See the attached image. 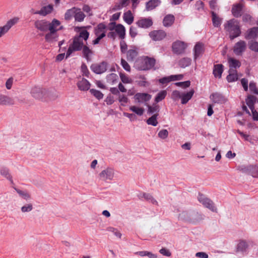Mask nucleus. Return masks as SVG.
I'll return each mask as SVG.
<instances>
[{"label": "nucleus", "mask_w": 258, "mask_h": 258, "mask_svg": "<svg viewBox=\"0 0 258 258\" xmlns=\"http://www.w3.org/2000/svg\"><path fill=\"white\" fill-rule=\"evenodd\" d=\"M224 28L230 40H233L241 34L240 22L235 19L227 21L224 24Z\"/></svg>", "instance_id": "f257e3e1"}, {"label": "nucleus", "mask_w": 258, "mask_h": 258, "mask_svg": "<svg viewBox=\"0 0 258 258\" xmlns=\"http://www.w3.org/2000/svg\"><path fill=\"white\" fill-rule=\"evenodd\" d=\"M100 181L107 182L115 180L116 171L112 167H107L102 169L98 175Z\"/></svg>", "instance_id": "f03ea898"}, {"label": "nucleus", "mask_w": 258, "mask_h": 258, "mask_svg": "<svg viewBox=\"0 0 258 258\" xmlns=\"http://www.w3.org/2000/svg\"><path fill=\"white\" fill-rule=\"evenodd\" d=\"M155 62L154 58L147 56L143 60L138 61L136 63V68L139 70H149L154 67Z\"/></svg>", "instance_id": "7ed1b4c3"}, {"label": "nucleus", "mask_w": 258, "mask_h": 258, "mask_svg": "<svg viewBox=\"0 0 258 258\" xmlns=\"http://www.w3.org/2000/svg\"><path fill=\"white\" fill-rule=\"evenodd\" d=\"M32 97L36 99H41L43 98L48 96L51 97L49 91L45 88L39 86H34L31 88L30 92Z\"/></svg>", "instance_id": "20e7f679"}, {"label": "nucleus", "mask_w": 258, "mask_h": 258, "mask_svg": "<svg viewBox=\"0 0 258 258\" xmlns=\"http://www.w3.org/2000/svg\"><path fill=\"white\" fill-rule=\"evenodd\" d=\"M84 46L82 40H79L78 38L74 37L73 43L70 44L67 52L66 58L69 57L74 51L81 50Z\"/></svg>", "instance_id": "39448f33"}, {"label": "nucleus", "mask_w": 258, "mask_h": 258, "mask_svg": "<svg viewBox=\"0 0 258 258\" xmlns=\"http://www.w3.org/2000/svg\"><path fill=\"white\" fill-rule=\"evenodd\" d=\"M19 21V18L15 17L8 20L4 26H0V38L6 34Z\"/></svg>", "instance_id": "423d86ee"}, {"label": "nucleus", "mask_w": 258, "mask_h": 258, "mask_svg": "<svg viewBox=\"0 0 258 258\" xmlns=\"http://www.w3.org/2000/svg\"><path fill=\"white\" fill-rule=\"evenodd\" d=\"M199 201L205 207L208 208L213 212H217V209L215 207L213 202L204 195H200L198 197Z\"/></svg>", "instance_id": "0eeeda50"}, {"label": "nucleus", "mask_w": 258, "mask_h": 258, "mask_svg": "<svg viewBox=\"0 0 258 258\" xmlns=\"http://www.w3.org/2000/svg\"><path fill=\"white\" fill-rule=\"evenodd\" d=\"M107 67V63L102 61L99 63L93 64L91 66V70L97 74H101L104 73Z\"/></svg>", "instance_id": "6e6552de"}, {"label": "nucleus", "mask_w": 258, "mask_h": 258, "mask_svg": "<svg viewBox=\"0 0 258 258\" xmlns=\"http://www.w3.org/2000/svg\"><path fill=\"white\" fill-rule=\"evenodd\" d=\"M246 48V43L244 40H239L236 42L233 48L234 53L237 55H241Z\"/></svg>", "instance_id": "1a4fd4ad"}, {"label": "nucleus", "mask_w": 258, "mask_h": 258, "mask_svg": "<svg viewBox=\"0 0 258 258\" xmlns=\"http://www.w3.org/2000/svg\"><path fill=\"white\" fill-rule=\"evenodd\" d=\"M187 45L184 42L176 41L172 44V50L175 53L181 54L184 51Z\"/></svg>", "instance_id": "9d476101"}, {"label": "nucleus", "mask_w": 258, "mask_h": 258, "mask_svg": "<svg viewBox=\"0 0 258 258\" xmlns=\"http://www.w3.org/2000/svg\"><path fill=\"white\" fill-rule=\"evenodd\" d=\"M48 30L50 32L57 33L58 30L63 28L62 26H60V21L55 19H53L51 22L48 21Z\"/></svg>", "instance_id": "9b49d317"}, {"label": "nucleus", "mask_w": 258, "mask_h": 258, "mask_svg": "<svg viewBox=\"0 0 258 258\" xmlns=\"http://www.w3.org/2000/svg\"><path fill=\"white\" fill-rule=\"evenodd\" d=\"M149 36L154 41H160L166 37V33L163 30H154L149 33Z\"/></svg>", "instance_id": "f8f14e48"}, {"label": "nucleus", "mask_w": 258, "mask_h": 258, "mask_svg": "<svg viewBox=\"0 0 258 258\" xmlns=\"http://www.w3.org/2000/svg\"><path fill=\"white\" fill-rule=\"evenodd\" d=\"M204 52V44L201 42L197 43L194 48V57L196 60L201 56Z\"/></svg>", "instance_id": "ddd939ff"}, {"label": "nucleus", "mask_w": 258, "mask_h": 258, "mask_svg": "<svg viewBox=\"0 0 258 258\" xmlns=\"http://www.w3.org/2000/svg\"><path fill=\"white\" fill-rule=\"evenodd\" d=\"M77 86L79 90L82 91H86L90 89L91 84L87 80L83 78L78 81Z\"/></svg>", "instance_id": "4468645a"}, {"label": "nucleus", "mask_w": 258, "mask_h": 258, "mask_svg": "<svg viewBox=\"0 0 258 258\" xmlns=\"http://www.w3.org/2000/svg\"><path fill=\"white\" fill-rule=\"evenodd\" d=\"M136 24L140 28L147 29L153 25V21L150 18H141L136 22Z\"/></svg>", "instance_id": "2eb2a0df"}, {"label": "nucleus", "mask_w": 258, "mask_h": 258, "mask_svg": "<svg viewBox=\"0 0 258 258\" xmlns=\"http://www.w3.org/2000/svg\"><path fill=\"white\" fill-rule=\"evenodd\" d=\"M48 21L45 20H36L34 22L35 27L43 32H45L48 30Z\"/></svg>", "instance_id": "dca6fc26"}, {"label": "nucleus", "mask_w": 258, "mask_h": 258, "mask_svg": "<svg viewBox=\"0 0 258 258\" xmlns=\"http://www.w3.org/2000/svg\"><path fill=\"white\" fill-rule=\"evenodd\" d=\"M192 211H183L181 212L178 215L179 220L191 223L192 219Z\"/></svg>", "instance_id": "f3484780"}, {"label": "nucleus", "mask_w": 258, "mask_h": 258, "mask_svg": "<svg viewBox=\"0 0 258 258\" xmlns=\"http://www.w3.org/2000/svg\"><path fill=\"white\" fill-rule=\"evenodd\" d=\"M15 104L14 100L8 95L0 94V105H12Z\"/></svg>", "instance_id": "a211bd4d"}, {"label": "nucleus", "mask_w": 258, "mask_h": 258, "mask_svg": "<svg viewBox=\"0 0 258 258\" xmlns=\"http://www.w3.org/2000/svg\"><path fill=\"white\" fill-rule=\"evenodd\" d=\"M53 10V7L52 5H48L46 6H44L41 8L40 10L34 12V14H39L42 16H45L48 14H50Z\"/></svg>", "instance_id": "6ab92c4d"}, {"label": "nucleus", "mask_w": 258, "mask_h": 258, "mask_svg": "<svg viewBox=\"0 0 258 258\" xmlns=\"http://www.w3.org/2000/svg\"><path fill=\"white\" fill-rule=\"evenodd\" d=\"M243 7L244 5L241 3L234 5L231 10L232 15L236 18L240 17Z\"/></svg>", "instance_id": "aec40b11"}, {"label": "nucleus", "mask_w": 258, "mask_h": 258, "mask_svg": "<svg viewBox=\"0 0 258 258\" xmlns=\"http://www.w3.org/2000/svg\"><path fill=\"white\" fill-rule=\"evenodd\" d=\"M106 26L103 23L99 24L95 28L94 32L96 36H100L103 35L104 37L106 35Z\"/></svg>", "instance_id": "412c9836"}, {"label": "nucleus", "mask_w": 258, "mask_h": 258, "mask_svg": "<svg viewBox=\"0 0 258 258\" xmlns=\"http://www.w3.org/2000/svg\"><path fill=\"white\" fill-rule=\"evenodd\" d=\"M211 99L217 103H223L226 101V98L221 94L215 93L210 96Z\"/></svg>", "instance_id": "4be33fe9"}, {"label": "nucleus", "mask_w": 258, "mask_h": 258, "mask_svg": "<svg viewBox=\"0 0 258 258\" xmlns=\"http://www.w3.org/2000/svg\"><path fill=\"white\" fill-rule=\"evenodd\" d=\"M135 98L138 102L143 103L150 100L151 96L148 93H137L135 95Z\"/></svg>", "instance_id": "5701e85b"}, {"label": "nucleus", "mask_w": 258, "mask_h": 258, "mask_svg": "<svg viewBox=\"0 0 258 258\" xmlns=\"http://www.w3.org/2000/svg\"><path fill=\"white\" fill-rule=\"evenodd\" d=\"M258 35V27H253L247 31L245 38L247 39L256 38Z\"/></svg>", "instance_id": "b1692460"}, {"label": "nucleus", "mask_w": 258, "mask_h": 258, "mask_svg": "<svg viewBox=\"0 0 258 258\" xmlns=\"http://www.w3.org/2000/svg\"><path fill=\"white\" fill-rule=\"evenodd\" d=\"M58 35L57 33L49 31L45 35V41L51 43L57 40Z\"/></svg>", "instance_id": "393cba45"}, {"label": "nucleus", "mask_w": 258, "mask_h": 258, "mask_svg": "<svg viewBox=\"0 0 258 258\" xmlns=\"http://www.w3.org/2000/svg\"><path fill=\"white\" fill-rule=\"evenodd\" d=\"M194 93V90L192 89L188 92L182 93L181 103L183 104H186L191 98Z\"/></svg>", "instance_id": "a878e982"}, {"label": "nucleus", "mask_w": 258, "mask_h": 258, "mask_svg": "<svg viewBox=\"0 0 258 258\" xmlns=\"http://www.w3.org/2000/svg\"><path fill=\"white\" fill-rule=\"evenodd\" d=\"M160 111V106L156 103L153 104L152 106H148L147 113L148 114H153L159 115V112Z\"/></svg>", "instance_id": "bb28decb"}, {"label": "nucleus", "mask_w": 258, "mask_h": 258, "mask_svg": "<svg viewBox=\"0 0 258 258\" xmlns=\"http://www.w3.org/2000/svg\"><path fill=\"white\" fill-rule=\"evenodd\" d=\"M174 21V17L173 15L169 14L166 16L163 20V24L165 27L171 26Z\"/></svg>", "instance_id": "cd10ccee"}, {"label": "nucleus", "mask_w": 258, "mask_h": 258, "mask_svg": "<svg viewBox=\"0 0 258 258\" xmlns=\"http://www.w3.org/2000/svg\"><path fill=\"white\" fill-rule=\"evenodd\" d=\"M82 49L84 57L87 61H90L93 54V51L86 45H84Z\"/></svg>", "instance_id": "c85d7f7f"}, {"label": "nucleus", "mask_w": 258, "mask_h": 258, "mask_svg": "<svg viewBox=\"0 0 258 258\" xmlns=\"http://www.w3.org/2000/svg\"><path fill=\"white\" fill-rule=\"evenodd\" d=\"M248 245L245 240H241L237 244L236 252H244L248 248Z\"/></svg>", "instance_id": "c756f323"}, {"label": "nucleus", "mask_w": 258, "mask_h": 258, "mask_svg": "<svg viewBox=\"0 0 258 258\" xmlns=\"http://www.w3.org/2000/svg\"><path fill=\"white\" fill-rule=\"evenodd\" d=\"M116 34L117 33L120 38L123 39L125 34L124 27L121 24H117L115 30Z\"/></svg>", "instance_id": "7c9ffc66"}, {"label": "nucleus", "mask_w": 258, "mask_h": 258, "mask_svg": "<svg viewBox=\"0 0 258 258\" xmlns=\"http://www.w3.org/2000/svg\"><path fill=\"white\" fill-rule=\"evenodd\" d=\"M223 65L218 64L214 66L213 69V74L215 77L220 78L223 73Z\"/></svg>", "instance_id": "2f4dec72"}, {"label": "nucleus", "mask_w": 258, "mask_h": 258, "mask_svg": "<svg viewBox=\"0 0 258 258\" xmlns=\"http://www.w3.org/2000/svg\"><path fill=\"white\" fill-rule=\"evenodd\" d=\"M191 218V223H197L204 219V216L198 212L192 211Z\"/></svg>", "instance_id": "473e14b6"}, {"label": "nucleus", "mask_w": 258, "mask_h": 258, "mask_svg": "<svg viewBox=\"0 0 258 258\" xmlns=\"http://www.w3.org/2000/svg\"><path fill=\"white\" fill-rule=\"evenodd\" d=\"M256 98L253 95H249L246 99V103L250 110L254 109V105L256 102Z\"/></svg>", "instance_id": "72a5a7b5"}, {"label": "nucleus", "mask_w": 258, "mask_h": 258, "mask_svg": "<svg viewBox=\"0 0 258 258\" xmlns=\"http://www.w3.org/2000/svg\"><path fill=\"white\" fill-rule=\"evenodd\" d=\"M138 52L135 49H132L128 50L126 52L127 59L131 61H133L135 58L137 56Z\"/></svg>", "instance_id": "f704fd0d"}, {"label": "nucleus", "mask_w": 258, "mask_h": 258, "mask_svg": "<svg viewBox=\"0 0 258 258\" xmlns=\"http://www.w3.org/2000/svg\"><path fill=\"white\" fill-rule=\"evenodd\" d=\"M160 4L159 0H150L146 4V10L150 11L154 9Z\"/></svg>", "instance_id": "c9c22d12"}, {"label": "nucleus", "mask_w": 258, "mask_h": 258, "mask_svg": "<svg viewBox=\"0 0 258 258\" xmlns=\"http://www.w3.org/2000/svg\"><path fill=\"white\" fill-rule=\"evenodd\" d=\"M123 20L128 25H131L133 22L134 17L131 11H128L124 13Z\"/></svg>", "instance_id": "e433bc0d"}, {"label": "nucleus", "mask_w": 258, "mask_h": 258, "mask_svg": "<svg viewBox=\"0 0 258 258\" xmlns=\"http://www.w3.org/2000/svg\"><path fill=\"white\" fill-rule=\"evenodd\" d=\"M118 79L117 74L114 73L110 74L106 76L107 82L110 84H113L116 83Z\"/></svg>", "instance_id": "4c0bfd02"}, {"label": "nucleus", "mask_w": 258, "mask_h": 258, "mask_svg": "<svg viewBox=\"0 0 258 258\" xmlns=\"http://www.w3.org/2000/svg\"><path fill=\"white\" fill-rule=\"evenodd\" d=\"M238 79L237 75L235 71L232 69L229 70V74L227 76V80L229 82H232Z\"/></svg>", "instance_id": "58836bf2"}, {"label": "nucleus", "mask_w": 258, "mask_h": 258, "mask_svg": "<svg viewBox=\"0 0 258 258\" xmlns=\"http://www.w3.org/2000/svg\"><path fill=\"white\" fill-rule=\"evenodd\" d=\"M191 62V59L190 58L184 57L181 58L178 62V64L180 67L185 68L188 67Z\"/></svg>", "instance_id": "ea45409f"}, {"label": "nucleus", "mask_w": 258, "mask_h": 258, "mask_svg": "<svg viewBox=\"0 0 258 258\" xmlns=\"http://www.w3.org/2000/svg\"><path fill=\"white\" fill-rule=\"evenodd\" d=\"M33 209V205L31 203H28L23 205L21 208V211L22 213L31 212Z\"/></svg>", "instance_id": "a19ab883"}, {"label": "nucleus", "mask_w": 258, "mask_h": 258, "mask_svg": "<svg viewBox=\"0 0 258 258\" xmlns=\"http://www.w3.org/2000/svg\"><path fill=\"white\" fill-rule=\"evenodd\" d=\"M75 19L76 21L78 22H82L84 20L85 15V14L81 11V9H76V11L75 12V14L74 15Z\"/></svg>", "instance_id": "79ce46f5"}, {"label": "nucleus", "mask_w": 258, "mask_h": 258, "mask_svg": "<svg viewBox=\"0 0 258 258\" xmlns=\"http://www.w3.org/2000/svg\"><path fill=\"white\" fill-rule=\"evenodd\" d=\"M16 191L23 199L28 201L31 199V195L26 191L16 188Z\"/></svg>", "instance_id": "37998d69"}, {"label": "nucleus", "mask_w": 258, "mask_h": 258, "mask_svg": "<svg viewBox=\"0 0 258 258\" xmlns=\"http://www.w3.org/2000/svg\"><path fill=\"white\" fill-rule=\"evenodd\" d=\"M135 254L136 255H138L140 256H147L149 258H157V256L156 254L152 253V252L148 251H137V252H136L135 253Z\"/></svg>", "instance_id": "c03bdc74"}, {"label": "nucleus", "mask_w": 258, "mask_h": 258, "mask_svg": "<svg viewBox=\"0 0 258 258\" xmlns=\"http://www.w3.org/2000/svg\"><path fill=\"white\" fill-rule=\"evenodd\" d=\"M89 36V33L86 30L83 29L80 31L79 35L78 36H76L75 37L78 38L80 40H82V39L87 40Z\"/></svg>", "instance_id": "a18cd8bd"}, {"label": "nucleus", "mask_w": 258, "mask_h": 258, "mask_svg": "<svg viewBox=\"0 0 258 258\" xmlns=\"http://www.w3.org/2000/svg\"><path fill=\"white\" fill-rule=\"evenodd\" d=\"M1 174L11 181H12V177L7 168L2 167L0 171Z\"/></svg>", "instance_id": "49530a36"}, {"label": "nucleus", "mask_w": 258, "mask_h": 258, "mask_svg": "<svg viewBox=\"0 0 258 258\" xmlns=\"http://www.w3.org/2000/svg\"><path fill=\"white\" fill-rule=\"evenodd\" d=\"M228 62L230 69L239 68L240 66V62L239 60L233 58H229Z\"/></svg>", "instance_id": "de8ad7c7"}, {"label": "nucleus", "mask_w": 258, "mask_h": 258, "mask_svg": "<svg viewBox=\"0 0 258 258\" xmlns=\"http://www.w3.org/2000/svg\"><path fill=\"white\" fill-rule=\"evenodd\" d=\"M158 116V114H153L151 117H149L146 121L147 124L154 126H156L158 123L157 119Z\"/></svg>", "instance_id": "09e8293b"}, {"label": "nucleus", "mask_w": 258, "mask_h": 258, "mask_svg": "<svg viewBox=\"0 0 258 258\" xmlns=\"http://www.w3.org/2000/svg\"><path fill=\"white\" fill-rule=\"evenodd\" d=\"M76 9L75 7H74L71 9L67 10L64 14V19L66 20H70L73 16H74L75 14V12L76 11Z\"/></svg>", "instance_id": "8fccbe9b"}, {"label": "nucleus", "mask_w": 258, "mask_h": 258, "mask_svg": "<svg viewBox=\"0 0 258 258\" xmlns=\"http://www.w3.org/2000/svg\"><path fill=\"white\" fill-rule=\"evenodd\" d=\"M130 110L140 116L142 115L144 112V108L141 107H138L136 106H130Z\"/></svg>", "instance_id": "3c124183"}, {"label": "nucleus", "mask_w": 258, "mask_h": 258, "mask_svg": "<svg viewBox=\"0 0 258 258\" xmlns=\"http://www.w3.org/2000/svg\"><path fill=\"white\" fill-rule=\"evenodd\" d=\"M166 95H167V92L165 90H163V91H160L157 94V95L155 98V101L156 103H158V102L162 101L165 98Z\"/></svg>", "instance_id": "603ef678"}, {"label": "nucleus", "mask_w": 258, "mask_h": 258, "mask_svg": "<svg viewBox=\"0 0 258 258\" xmlns=\"http://www.w3.org/2000/svg\"><path fill=\"white\" fill-rule=\"evenodd\" d=\"M212 21L213 25L215 27H219L221 25V20L220 18H219L217 15L214 13V12H212Z\"/></svg>", "instance_id": "864d4df0"}, {"label": "nucleus", "mask_w": 258, "mask_h": 258, "mask_svg": "<svg viewBox=\"0 0 258 258\" xmlns=\"http://www.w3.org/2000/svg\"><path fill=\"white\" fill-rule=\"evenodd\" d=\"M249 48L252 51L258 52V42L251 40L248 43Z\"/></svg>", "instance_id": "5fc2aeb1"}, {"label": "nucleus", "mask_w": 258, "mask_h": 258, "mask_svg": "<svg viewBox=\"0 0 258 258\" xmlns=\"http://www.w3.org/2000/svg\"><path fill=\"white\" fill-rule=\"evenodd\" d=\"M90 93L94 95L97 99H101L103 97V94L100 91L92 89L90 90Z\"/></svg>", "instance_id": "6e6d98bb"}, {"label": "nucleus", "mask_w": 258, "mask_h": 258, "mask_svg": "<svg viewBox=\"0 0 258 258\" xmlns=\"http://www.w3.org/2000/svg\"><path fill=\"white\" fill-rule=\"evenodd\" d=\"M120 78L122 82L124 84H130L133 82L131 78L122 73L120 74Z\"/></svg>", "instance_id": "4d7b16f0"}, {"label": "nucleus", "mask_w": 258, "mask_h": 258, "mask_svg": "<svg viewBox=\"0 0 258 258\" xmlns=\"http://www.w3.org/2000/svg\"><path fill=\"white\" fill-rule=\"evenodd\" d=\"M144 198L148 201L151 202L153 204L157 205L158 203L157 201L149 194H144Z\"/></svg>", "instance_id": "13d9d810"}, {"label": "nucleus", "mask_w": 258, "mask_h": 258, "mask_svg": "<svg viewBox=\"0 0 258 258\" xmlns=\"http://www.w3.org/2000/svg\"><path fill=\"white\" fill-rule=\"evenodd\" d=\"M107 230L108 231L112 232L114 233V234L119 238H120L121 237V233L118 231V230L114 227H109L107 228Z\"/></svg>", "instance_id": "bf43d9fd"}, {"label": "nucleus", "mask_w": 258, "mask_h": 258, "mask_svg": "<svg viewBox=\"0 0 258 258\" xmlns=\"http://www.w3.org/2000/svg\"><path fill=\"white\" fill-rule=\"evenodd\" d=\"M158 135L161 139H165L168 137V132L166 129H162L158 133Z\"/></svg>", "instance_id": "052dcab7"}, {"label": "nucleus", "mask_w": 258, "mask_h": 258, "mask_svg": "<svg viewBox=\"0 0 258 258\" xmlns=\"http://www.w3.org/2000/svg\"><path fill=\"white\" fill-rule=\"evenodd\" d=\"M121 64L123 68L127 72L131 71V67L128 63L123 58L121 59Z\"/></svg>", "instance_id": "680f3d73"}, {"label": "nucleus", "mask_w": 258, "mask_h": 258, "mask_svg": "<svg viewBox=\"0 0 258 258\" xmlns=\"http://www.w3.org/2000/svg\"><path fill=\"white\" fill-rule=\"evenodd\" d=\"M249 89L253 93L258 94V90L256 88V84L253 82H251L249 83Z\"/></svg>", "instance_id": "e2e57ef3"}, {"label": "nucleus", "mask_w": 258, "mask_h": 258, "mask_svg": "<svg viewBox=\"0 0 258 258\" xmlns=\"http://www.w3.org/2000/svg\"><path fill=\"white\" fill-rule=\"evenodd\" d=\"M190 82L189 81H186L182 82H177L175 83V85L177 86L181 87L182 88L188 87L190 86Z\"/></svg>", "instance_id": "0e129e2a"}, {"label": "nucleus", "mask_w": 258, "mask_h": 258, "mask_svg": "<svg viewBox=\"0 0 258 258\" xmlns=\"http://www.w3.org/2000/svg\"><path fill=\"white\" fill-rule=\"evenodd\" d=\"M181 96L182 93L177 90L173 91L172 93V98L174 99H181Z\"/></svg>", "instance_id": "69168bd1"}, {"label": "nucleus", "mask_w": 258, "mask_h": 258, "mask_svg": "<svg viewBox=\"0 0 258 258\" xmlns=\"http://www.w3.org/2000/svg\"><path fill=\"white\" fill-rule=\"evenodd\" d=\"M81 71L83 76L88 77L89 72L87 69V66L85 64H83L81 66Z\"/></svg>", "instance_id": "338daca9"}, {"label": "nucleus", "mask_w": 258, "mask_h": 258, "mask_svg": "<svg viewBox=\"0 0 258 258\" xmlns=\"http://www.w3.org/2000/svg\"><path fill=\"white\" fill-rule=\"evenodd\" d=\"M159 252L161 254H162L163 255L166 256H170L171 254L170 251L165 248H162L160 250Z\"/></svg>", "instance_id": "774afa93"}]
</instances>
